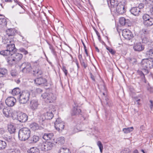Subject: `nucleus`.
Wrapping results in <instances>:
<instances>
[{
  "label": "nucleus",
  "mask_w": 153,
  "mask_h": 153,
  "mask_svg": "<svg viewBox=\"0 0 153 153\" xmlns=\"http://www.w3.org/2000/svg\"><path fill=\"white\" fill-rule=\"evenodd\" d=\"M141 65L143 68L142 71H139V74L143 81H145V75L149 73V70L153 67V59H143L141 62Z\"/></svg>",
  "instance_id": "obj_1"
},
{
  "label": "nucleus",
  "mask_w": 153,
  "mask_h": 153,
  "mask_svg": "<svg viewBox=\"0 0 153 153\" xmlns=\"http://www.w3.org/2000/svg\"><path fill=\"white\" fill-rule=\"evenodd\" d=\"M30 130L27 128H24L20 129L19 132L18 137L21 140L25 141L27 140L30 137Z\"/></svg>",
  "instance_id": "obj_2"
},
{
  "label": "nucleus",
  "mask_w": 153,
  "mask_h": 153,
  "mask_svg": "<svg viewBox=\"0 0 153 153\" xmlns=\"http://www.w3.org/2000/svg\"><path fill=\"white\" fill-rule=\"evenodd\" d=\"M30 94V92L27 90L22 91L19 94V101L20 103L25 104L29 100Z\"/></svg>",
  "instance_id": "obj_3"
},
{
  "label": "nucleus",
  "mask_w": 153,
  "mask_h": 153,
  "mask_svg": "<svg viewBox=\"0 0 153 153\" xmlns=\"http://www.w3.org/2000/svg\"><path fill=\"white\" fill-rule=\"evenodd\" d=\"M56 108L54 105H50L47 108V112L45 114V118L47 119H51L53 117L54 114L56 113Z\"/></svg>",
  "instance_id": "obj_4"
},
{
  "label": "nucleus",
  "mask_w": 153,
  "mask_h": 153,
  "mask_svg": "<svg viewBox=\"0 0 153 153\" xmlns=\"http://www.w3.org/2000/svg\"><path fill=\"white\" fill-rule=\"evenodd\" d=\"M19 68L21 71L24 74L30 73L32 71V68L30 63L25 62L22 63L20 66Z\"/></svg>",
  "instance_id": "obj_5"
},
{
  "label": "nucleus",
  "mask_w": 153,
  "mask_h": 153,
  "mask_svg": "<svg viewBox=\"0 0 153 153\" xmlns=\"http://www.w3.org/2000/svg\"><path fill=\"white\" fill-rule=\"evenodd\" d=\"M43 99L45 100L47 102H53L56 100V97L51 93L45 92L42 95Z\"/></svg>",
  "instance_id": "obj_6"
},
{
  "label": "nucleus",
  "mask_w": 153,
  "mask_h": 153,
  "mask_svg": "<svg viewBox=\"0 0 153 153\" xmlns=\"http://www.w3.org/2000/svg\"><path fill=\"white\" fill-rule=\"evenodd\" d=\"M53 146V143L51 142H46L40 143L38 146L39 149L42 151H46L51 150Z\"/></svg>",
  "instance_id": "obj_7"
},
{
  "label": "nucleus",
  "mask_w": 153,
  "mask_h": 153,
  "mask_svg": "<svg viewBox=\"0 0 153 153\" xmlns=\"http://www.w3.org/2000/svg\"><path fill=\"white\" fill-rule=\"evenodd\" d=\"M144 25L147 26H150L153 25V18L147 14H145L143 16Z\"/></svg>",
  "instance_id": "obj_8"
},
{
  "label": "nucleus",
  "mask_w": 153,
  "mask_h": 153,
  "mask_svg": "<svg viewBox=\"0 0 153 153\" xmlns=\"http://www.w3.org/2000/svg\"><path fill=\"white\" fill-rule=\"evenodd\" d=\"M54 125L56 129L59 132L63 129L65 126L64 123L61 120L60 118H58L56 119L54 123Z\"/></svg>",
  "instance_id": "obj_9"
},
{
  "label": "nucleus",
  "mask_w": 153,
  "mask_h": 153,
  "mask_svg": "<svg viewBox=\"0 0 153 153\" xmlns=\"http://www.w3.org/2000/svg\"><path fill=\"white\" fill-rule=\"evenodd\" d=\"M117 13L122 14L125 12V3L123 2H120L118 5L115 8Z\"/></svg>",
  "instance_id": "obj_10"
},
{
  "label": "nucleus",
  "mask_w": 153,
  "mask_h": 153,
  "mask_svg": "<svg viewBox=\"0 0 153 153\" xmlns=\"http://www.w3.org/2000/svg\"><path fill=\"white\" fill-rule=\"evenodd\" d=\"M122 35L124 38L127 40H130L134 37L132 32L128 30H124L122 32Z\"/></svg>",
  "instance_id": "obj_11"
},
{
  "label": "nucleus",
  "mask_w": 153,
  "mask_h": 153,
  "mask_svg": "<svg viewBox=\"0 0 153 153\" xmlns=\"http://www.w3.org/2000/svg\"><path fill=\"white\" fill-rule=\"evenodd\" d=\"M17 119L21 122H25L27 120V116L25 113L21 112L17 114Z\"/></svg>",
  "instance_id": "obj_12"
},
{
  "label": "nucleus",
  "mask_w": 153,
  "mask_h": 153,
  "mask_svg": "<svg viewBox=\"0 0 153 153\" xmlns=\"http://www.w3.org/2000/svg\"><path fill=\"white\" fill-rule=\"evenodd\" d=\"M16 102V99L13 97H8L5 100V103L9 107L13 106Z\"/></svg>",
  "instance_id": "obj_13"
},
{
  "label": "nucleus",
  "mask_w": 153,
  "mask_h": 153,
  "mask_svg": "<svg viewBox=\"0 0 153 153\" xmlns=\"http://www.w3.org/2000/svg\"><path fill=\"white\" fill-rule=\"evenodd\" d=\"M75 106H74L73 108L71 113L72 115H75L79 114L81 112V110L79 108L78 104L74 102Z\"/></svg>",
  "instance_id": "obj_14"
},
{
  "label": "nucleus",
  "mask_w": 153,
  "mask_h": 153,
  "mask_svg": "<svg viewBox=\"0 0 153 153\" xmlns=\"http://www.w3.org/2000/svg\"><path fill=\"white\" fill-rule=\"evenodd\" d=\"M7 49L10 52L11 54L16 51L17 49L15 47L14 43H11V42L8 44L7 46Z\"/></svg>",
  "instance_id": "obj_15"
},
{
  "label": "nucleus",
  "mask_w": 153,
  "mask_h": 153,
  "mask_svg": "<svg viewBox=\"0 0 153 153\" xmlns=\"http://www.w3.org/2000/svg\"><path fill=\"white\" fill-rule=\"evenodd\" d=\"M39 105V104L37 100H33L30 101V106L32 110H34L37 109Z\"/></svg>",
  "instance_id": "obj_16"
},
{
  "label": "nucleus",
  "mask_w": 153,
  "mask_h": 153,
  "mask_svg": "<svg viewBox=\"0 0 153 153\" xmlns=\"http://www.w3.org/2000/svg\"><path fill=\"white\" fill-rule=\"evenodd\" d=\"M130 11L133 15L135 16H138L140 12V7H132L130 10Z\"/></svg>",
  "instance_id": "obj_17"
},
{
  "label": "nucleus",
  "mask_w": 153,
  "mask_h": 153,
  "mask_svg": "<svg viewBox=\"0 0 153 153\" xmlns=\"http://www.w3.org/2000/svg\"><path fill=\"white\" fill-rule=\"evenodd\" d=\"M34 81L37 85L44 84L47 82L46 79L42 77L37 78L34 80Z\"/></svg>",
  "instance_id": "obj_18"
},
{
  "label": "nucleus",
  "mask_w": 153,
  "mask_h": 153,
  "mask_svg": "<svg viewBox=\"0 0 153 153\" xmlns=\"http://www.w3.org/2000/svg\"><path fill=\"white\" fill-rule=\"evenodd\" d=\"M105 1L108 3L109 7L112 9L115 8L118 5L119 3L118 0H110L109 4L107 0H105Z\"/></svg>",
  "instance_id": "obj_19"
},
{
  "label": "nucleus",
  "mask_w": 153,
  "mask_h": 153,
  "mask_svg": "<svg viewBox=\"0 0 153 153\" xmlns=\"http://www.w3.org/2000/svg\"><path fill=\"white\" fill-rule=\"evenodd\" d=\"M11 54L12 56H13L17 62L21 59L23 57L22 54L16 52H13L12 53H11Z\"/></svg>",
  "instance_id": "obj_20"
},
{
  "label": "nucleus",
  "mask_w": 153,
  "mask_h": 153,
  "mask_svg": "<svg viewBox=\"0 0 153 153\" xmlns=\"http://www.w3.org/2000/svg\"><path fill=\"white\" fill-rule=\"evenodd\" d=\"M39 139V138L38 136L34 135L30 137L28 141L30 143H34L38 141Z\"/></svg>",
  "instance_id": "obj_21"
},
{
  "label": "nucleus",
  "mask_w": 153,
  "mask_h": 153,
  "mask_svg": "<svg viewBox=\"0 0 153 153\" xmlns=\"http://www.w3.org/2000/svg\"><path fill=\"white\" fill-rule=\"evenodd\" d=\"M133 48L136 51H140L143 50L144 47L140 43H138L133 46Z\"/></svg>",
  "instance_id": "obj_22"
},
{
  "label": "nucleus",
  "mask_w": 153,
  "mask_h": 153,
  "mask_svg": "<svg viewBox=\"0 0 153 153\" xmlns=\"http://www.w3.org/2000/svg\"><path fill=\"white\" fill-rule=\"evenodd\" d=\"M7 60L8 63L11 65L15 64L17 62L13 56H12L11 54L7 57Z\"/></svg>",
  "instance_id": "obj_23"
},
{
  "label": "nucleus",
  "mask_w": 153,
  "mask_h": 153,
  "mask_svg": "<svg viewBox=\"0 0 153 153\" xmlns=\"http://www.w3.org/2000/svg\"><path fill=\"white\" fill-rule=\"evenodd\" d=\"M119 23L120 25L122 26L123 25H129L128 22L129 21L128 20H126L125 18L124 17L120 18L119 20Z\"/></svg>",
  "instance_id": "obj_24"
},
{
  "label": "nucleus",
  "mask_w": 153,
  "mask_h": 153,
  "mask_svg": "<svg viewBox=\"0 0 153 153\" xmlns=\"http://www.w3.org/2000/svg\"><path fill=\"white\" fill-rule=\"evenodd\" d=\"M33 74L37 76H39L41 75L43 72L41 68H36L34 70H33Z\"/></svg>",
  "instance_id": "obj_25"
},
{
  "label": "nucleus",
  "mask_w": 153,
  "mask_h": 153,
  "mask_svg": "<svg viewBox=\"0 0 153 153\" xmlns=\"http://www.w3.org/2000/svg\"><path fill=\"white\" fill-rule=\"evenodd\" d=\"M30 129L33 131H35L39 129V125L36 123H33L31 124L29 126Z\"/></svg>",
  "instance_id": "obj_26"
},
{
  "label": "nucleus",
  "mask_w": 153,
  "mask_h": 153,
  "mask_svg": "<svg viewBox=\"0 0 153 153\" xmlns=\"http://www.w3.org/2000/svg\"><path fill=\"white\" fill-rule=\"evenodd\" d=\"M53 136V133H45L43 136V138L45 140H48L52 139Z\"/></svg>",
  "instance_id": "obj_27"
},
{
  "label": "nucleus",
  "mask_w": 153,
  "mask_h": 153,
  "mask_svg": "<svg viewBox=\"0 0 153 153\" xmlns=\"http://www.w3.org/2000/svg\"><path fill=\"white\" fill-rule=\"evenodd\" d=\"M8 130L10 134L14 133L16 131V127L12 124H10L8 126Z\"/></svg>",
  "instance_id": "obj_28"
},
{
  "label": "nucleus",
  "mask_w": 153,
  "mask_h": 153,
  "mask_svg": "<svg viewBox=\"0 0 153 153\" xmlns=\"http://www.w3.org/2000/svg\"><path fill=\"white\" fill-rule=\"evenodd\" d=\"M15 32L14 30L12 28H10L6 31V33L7 35H8V36H10L14 35L15 34Z\"/></svg>",
  "instance_id": "obj_29"
},
{
  "label": "nucleus",
  "mask_w": 153,
  "mask_h": 153,
  "mask_svg": "<svg viewBox=\"0 0 153 153\" xmlns=\"http://www.w3.org/2000/svg\"><path fill=\"white\" fill-rule=\"evenodd\" d=\"M11 93L14 95L20 94L21 91L19 88H16L13 89L11 91Z\"/></svg>",
  "instance_id": "obj_30"
},
{
  "label": "nucleus",
  "mask_w": 153,
  "mask_h": 153,
  "mask_svg": "<svg viewBox=\"0 0 153 153\" xmlns=\"http://www.w3.org/2000/svg\"><path fill=\"white\" fill-rule=\"evenodd\" d=\"M28 153H39V149L36 147H33L27 151Z\"/></svg>",
  "instance_id": "obj_31"
},
{
  "label": "nucleus",
  "mask_w": 153,
  "mask_h": 153,
  "mask_svg": "<svg viewBox=\"0 0 153 153\" xmlns=\"http://www.w3.org/2000/svg\"><path fill=\"white\" fill-rule=\"evenodd\" d=\"M58 153H71L69 149L66 148H61Z\"/></svg>",
  "instance_id": "obj_32"
},
{
  "label": "nucleus",
  "mask_w": 153,
  "mask_h": 153,
  "mask_svg": "<svg viewBox=\"0 0 153 153\" xmlns=\"http://www.w3.org/2000/svg\"><path fill=\"white\" fill-rule=\"evenodd\" d=\"M146 55L148 57H149L150 59L153 58V49H149L146 52Z\"/></svg>",
  "instance_id": "obj_33"
},
{
  "label": "nucleus",
  "mask_w": 153,
  "mask_h": 153,
  "mask_svg": "<svg viewBox=\"0 0 153 153\" xmlns=\"http://www.w3.org/2000/svg\"><path fill=\"white\" fill-rule=\"evenodd\" d=\"M134 129L133 127L124 128L123 129V131L125 134H127L132 131Z\"/></svg>",
  "instance_id": "obj_34"
},
{
  "label": "nucleus",
  "mask_w": 153,
  "mask_h": 153,
  "mask_svg": "<svg viewBox=\"0 0 153 153\" xmlns=\"http://www.w3.org/2000/svg\"><path fill=\"white\" fill-rule=\"evenodd\" d=\"M10 110L7 108H3V112L4 115L7 117L9 116Z\"/></svg>",
  "instance_id": "obj_35"
},
{
  "label": "nucleus",
  "mask_w": 153,
  "mask_h": 153,
  "mask_svg": "<svg viewBox=\"0 0 153 153\" xmlns=\"http://www.w3.org/2000/svg\"><path fill=\"white\" fill-rule=\"evenodd\" d=\"M7 72V70L3 68H0V77H2L5 75Z\"/></svg>",
  "instance_id": "obj_36"
},
{
  "label": "nucleus",
  "mask_w": 153,
  "mask_h": 153,
  "mask_svg": "<svg viewBox=\"0 0 153 153\" xmlns=\"http://www.w3.org/2000/svg\"><path fill=\"white\" fill-rule=\"evenodd\" d=\"M0 54L4 56H7L11 54L10 52L7 50H3L1 51Z\"/></svg>",
  "instance_id": "obj_37"
},
{
  "label": "nucleus",
  "mask_w": 153,
  "mask_h": 153,
  "mask_svg": "<svg viewBox=\"0 0 153 153\" xmlns=\"http://www.w3.org/2000/svg\"><path fill=\"white\" fill-rule=\"evenodd\" d=\"M7 22L5 19L3 18L0 19V27L6 26Z\"/></svg>",
  "instance_id": "obj_38"
},
{
  "label": "nucleus",
  "mask_w": 153,
  "mask_h": 153,
  "mask_svg": "<svg viewBox=\"0 0 153 153\" xmlns=\"http://www.w3.org/2000/svg\"><path fill=\"white\" fill-rule=\"evenodd\" d=\"M7 146V143L5 141L0 140V149H5Z\"/></svg>",
  "instance_id": "obj_39"
},
{
  "label": "nucleus",
  "mask_w": 153,
  "mask_h": 153,
  "mask_svg": "<svg viewBox=\"0 0 153 153\" xmlns=\"http://www.w3.org/2000/svg\"><path fill=\"white\" fill-rule=\"evenodd\" d=\"M80 126L79 123L76 125L75 127L74 128V131L75 132H77L82 131L80 129Z\"/></svg>",
  "instance_id": "obj_40"
},
{
  "label": "nucleus",
  "mask_w": 153,
  "mask_h": 153,
  "mask_svg": "<svg viewBox=\"0 0 153 153\" xmlns=\"http://www.w3.org/2000/svg\"><path fill=\"white\" fill-rule=\"evenodd\" d=\"M58 143H59L61 144H64L65 142L64 138L63 137H60L58 138L57 140Z\"/></svg>",
  "instance_id": "obj_41"
},
{
  "label": "nucleus",
  "mask_w": 153,
  "mask_h": 153,
  "mask_svg": "<svg viewBox=\"0 0 153 153\" xmlns=\"http://www.w3.org/2000/svg\"><path fill=\"white\" fill-rule=\"evenodd\" d=\"M120 153H131V151L128 148L123 149Z\"/></svg>",
  "instance_id": "obj_42"
},
{
  "label": "nucleus",
  "mask_w": 153,
  "mask_h": 153,
  "mask_svg": "<svg viewBox=\"0 0 153 153\" xmlns=\"http://www.w3.org/2000/svg\"><path fill=\"white\" fill-rule=\"evenodd\" d=\"M97 145L99 148L100 152L102 153L103 149V146L101 142L100 141H98L97 143Z\"/></svg>",
  "instance_id": "obj_43"
},
{
  "label": "nucleus",
  "mask_w": 153,
  "mask_h": 153,
  "mask_svg": "<svg viewBox=\"0 0 153 153\" xmlns=\"http://www.w3.org/2000/svg\"><path fill=\"white\" fill-rule=\"evenodd\" d=\"M10 153H20V152L19 149H10Z\"/></svg>",
  "instance_id": "obj_44"
},
{
  "label": "nucleus",
  "mask_w": 153,
  "mask_h": 153,
  "mask_svg": "<svg viewBox=\"0 0 153 153\" xmlns=\"http://www.w3.org/2000/svg\"><path fill=\"white\" fill-rule=\"evenodd\" d=\"M106 49L112 54H114L115 53V51L110 47H107Z\"/></svg>",
  "instance_id": "obj_45"
},
{
  "label": "nucleus",
  "mask_w": 153,
  "mask_h": 153,
  "mask_svg": "<svg viewBox=\"0 0 153 153\" xmlns=\"http://www.w3.org/2000/svg\"><path fill=\"white\" fill-rule=\"evenodd\" d=\"M142 35H143V34L144 35H146L149 34V31L146 29H143L142 30Z\"/></svg>",
  "instance_id": "obj_46"
},
{
  "label": "nucleus",
  "mask_w": 153,
  "mask_h": 153,
  "mask_svg": "<svg viewBox=\"0 0 153 153\" xmlns=\"http://www.w3.org/2000/svg\"><path fill=\"white\" fill-rule=\"evenodd\" d=\"M141 38L143 43H147V42L148 41L147 40V38L145 37V35L144 36H141Z\"/></svg>",
  "instance_id": "obj_47"
},
{
  "label": "nucleus",
  "mask_w": 153,
  "mask_h": 153,
  "mask_svg": "<svg viewBox=\"0 0 153 153\" xmlns=\"http://www.w3.org/2000/svg\"><path fill=\"white\" fill-rule=\"evenodd\" d=\"M10 74L13 77H15L17 75V73L15 70H12L10 72Z\"/></svg>",
  "instance_id": "obj_48"
},
{
  "label": "nucleus",
  "mask_w": 153,
  "mask_h": 153,
  "mask_svg": "<svg viewBox=\"0 0 153 153\" xmlns=\"http://www.w3.org/2000/svg\"><path fill=\"white\" fill-rule=\"evenodd\" d=\"M103 87L104 90L105 91V92H102V95H103V96L104 97H105L107 95V93H106V88H105V87L104 85H103Z\"/></svg>",
  "instance_id": "obj_49"
},
{
  "label": "nucleus",
  "mask_w": 153,
  "mask_h": 153,
  "mask_svg": "<svg viewBox=\"0 0 153 153\" xmlns=\"http://www.w3.org/2000/svg\"><path fill=\"white\" fill-rule=\"evenodd\" d=\"M62 70L64 72L65 76H67V71L66 68V67L64 66H63L62 68Z\"/></svg>",
  "instance_id": "obj_50"
},
{
  "label": "nucleus",
  "mask_w": 153,
  "mask_h": 153,
  "mask_svg": "<svg viewBox=\"0 0 153 153\" xmlns=\"http://www.w3.org/2000/svg\"><path fill=\"white\" fill-rule=\"evenodd\" d=\"M4 103L1 101H0V110H1L4 107Z\"/></svg>",
  "instance_id": "obj_51"
},
{
  "label": "nucleus",
  "mask_w": 153,
  "mask_h": 153,
  "mask_svg": "<svg viewBox=\"0 0 153 153\" xmlns=\"http://www.w3.org/2000/svg\"><path fill=\"white\" fill-rule=\"evenodd\" d=\"M149 12L150 14L152 16H153V5L150 7Z\"/></svg>",
  "instance_id": "obj_52"
},
{
  "label": "nucleus",
  "mask_w": 153,
  "mask_h": 153,
  "mask_svg": "<svg viewBox=\"0 0 153 153\" xmlns=\"http://www.w3.org/2000/svg\"><path fill=\"white\" fill-rule=\"evenodd\" d=\"M96 33L97 35L98 36V39L99 40V41L100 42H101V37L100 35V34H99V33L98 32V31L97 30H96Z\"/></svg>",
  "instance_id": "obj_53"
},
{
  "label": "nucleus",
  "mask_w": 153,
  "mask_h": 153,
  "mask_svg": "<svg viewBox=\"0 0 153 153\" xmlns=\"http://www.w3.org/2000/svg\"><path fill=\"white\" fill-rule=\"evenodd\" d=\"M81 65L83 66L84 68H86L87 66V65L85 64V62L84 61H82L81 62Z\"/></svg>",
  "instance_id": "obj_54"
},
{
  "label": "nucleus",
  "mask_w": 153,
  "mask_h": 153,
  "mask_svg": "<svg viewBox=\"0 0 153 153\" xmlns=\"http://www.w3.org/2000/svg\"><path fill=\"white\" fill-rule=\"evenodd\" d=\"M36 91L38 93H40L42 92V90L40 88H38L36 89Z\"/></svg>",
  "instance_id": "obj_55"
},
{
  "label": "nucleus",
  "mask_w": 153,
  "mask_h": 153,
  "mask_svg": "<svg viewBox=\"0 0 153 153\" xmlns=\"http://www.w3.org/2000/svg\"><path fill=\"white\" fill-rule=\"evenodd\" d=\"M45 119H46V118H45V117L44 116H42L40 117V121H43Z\"/></svg>",
  "instance_id": "obj_56"
},
{
  "label": "nucleus",
  "mask_w": 153,
  "mask_h": 153,
  "mask_svg": "<svg viewBox=\"0 0 153 153\" xmlns=\"http://www.w3.org/2000/svg\"><path fill=\"white\" fill-rule=\"evenodd\" d=\"M150 102L151 103V104L150 105V108L151 109V110H152V109H153V102L152 100H150Z\"/></svg>",
  "instance_id": "obj_57"
},
{
  "label": "nucleus",
  "mask_w": 153,
  "mask_h": 153,
  "mask_svg": "<svg viewBox=\"0 0 153 153\" xmlns=\"http://www.w3.org/2000/svg\"><path fill=\"white\" fill-rule=\"evenodd\" d=\"M90 76L91 78L92 79V80L94 81H95V79L94 76L92 75L91 73L90 74Z\"/></svg>",
  "instance_id": "obj_58"
},
{
  "label": "nucleus",
  "mask_w": 153,
  "mask_h": 153,
  "mask_svg": "<svg viewBox=\"0 0 153 153\" xmlns=\"http://www.w3.org/2000/svg\"><path fill=\"white\" fill-rule=\"evenodd\" d=\"M144 4H143L141 3L140 4L138 7H140V9L143 8L144 7Z\"/></svg>",
  "instance_id": "obj_59"
},
{
  "label": "nucleus",
  "mask_w": 153,
  "mask_h": 153,
  "mask_svg": "<svg viewBox=\"0 0 153 153\" xmlns=\"http://www.w3.org/2000/svg\"><path fill=\"white\" fill-rule=\"evenodd\" d=\"M140 101V99H139L137 100H136V102H135V103L137 104L138 105H140V103H139V102Z\"/></svg>",
  "instance_id": "obj_60"
},
{
  "label": "nucleus",
  "mask_w": 153,
  "mask_h": 153,
  "mask_svg": "<svg viewBox=\"0 0 153 153\" xmlns=\"http://www.w3.org/2000/svg\"><path fill=\"white\" fill-rule=\"evenodd\" d=\"M104 98L105 99V100L106 101V102H105V103H106V104H108V98H107L106 96L105 97H104Z\"/></svg>",
  "instance_id": "obj_61"
},
{
  "label": "nucleus",
  "mask_w": 153,
  "mask_h": 153,
  "mask_svg": "<svg viewBox=\"0 0 153 153\" xmlns=\"http://www.w3.org/2000/svg\"><path fill=\"white\" fill-rule=\"evenodd\" d=\"M7 141L8 142H10L11 141L12 138H10V137H9L8 138H7Z\"/></svg>",
  "instance_id": "obj_62"
},
{
  "label": "nucleus",
  "mask_w": 153,
  "mask_h": 153,
  "mask_svg": "<svg viewBox=\"0 0 153 153\" xmlns=\"http://www.w3.org/2000/svg\"><path fill=\"white\" fill-rule=\"evenodd\" d=\"M78 57L80 60H81V59L82 60V57L81 55L79 54L78 56Z\"/></svg>",
  "instance_id": "obj_63"
},
{
  "label": "nucleus",
  "mask_w": 153,
  "mask_h": 153,
  "mask_svg": "<svg viewBox=\"0 0 153 153\" xmlns=\"http://www.w3.org/2000/svg\"><path fill=\"white\" fill-rule=\"evenodd\" d=\"M19 50L21 52H22L23 53L25 50V49L23 48H21Z\"/></svg>",
  "instance_id": "obj_64"
}]
</instances>
